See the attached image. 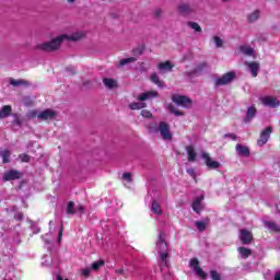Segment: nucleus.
<instances>
[{
	"label": "nucleus",
	"instance_id": "1",
	"mask_svg": "<svg viewBox=\"0 0 280 280\" xmlns=\"http://www.w3.org/2000/svg\"><path fill=\"white\" fill-rule=\"evenodd\" d=\"M84 36H86V33L83 31H75L71 34H62L50 42L37 44L36 49H39L40 51H56V49H59L60 45L65 43V40H82Z\"/></svg>",
	"mask_w": 280,
	"mask_h": 280
},
{
	"label": "nucleus",
	"instance_id": "2",
	"mask_svg": "<svg viewBox=\"0 0 280 280\" xmlns=\"http://www.w3.org/2000/svg\"><path fill=\"white\" fill-rule=\"evenodd\" d=\"M155 250L159 254V259L162 261L161 270L162 272H164L165 268L168 267L167 258L170 257V249L167 248L165 232H160L158 236Z\"/></svg>",
	"mask_w": 280,
	"mask_h": 280
},
{
	"label": "nucleus",
	"instance_id": "3",
	"mask_svg": "<svg viewBox=\"0 0 280 280\" xmlns=\"http://www.w3.org/2000/svg\"><path fill=\"white\" fill-rule=\"evenodd\" d=\"M154 97H159V92L156 91H149L145 93H142L138 96L139 102L138 103H131L129 104V108L131 110H141V108H145V101L148 100H154Z\"/></svg>",
	"mask_w": 280,
	"mask_h": 280
},
{
	"label": "nucleus",
	"instance_id": "4",
	"mask_svg": "<svg viewBox=\"0 0 280 280\" xmlns=\"http://www.w3.org/2000/svg\"><path fill=\"white\" fill-rule=\"evenodd\" d=\"M152 132H160L164 141H172V130H170V125L166 122H160L159 128L151 127Z\"/></svg>",
	"mask_w": 280,
	"mask_h": 280
},
{
	"label": "nucleus",
	"instance_id": "5",
	"mask_svg": "<svg viewBox=\"0 0 280 280\" xmlns=\"http://www.w3.org/2000/svg\"><path fill=\"white\" fill-rule=\"evenodd\" d=\"M30 117H36L37 119L47 121L49 119L56 118V112H54V109H45L43 112L33 110L30 113Z\"/></svg>",
	"mask_w": 280,
	"mask_h": 280
},
{
	"label": "nucleus",
	"instance_id": "6",
	"mask_svg": "<svg viewBox=\"0 0 280 280\" xmlns=\"http://www.w3.org/2000/svg\"><path fill=\"white\" fill-rule=\"evenodd\" d=\"M172 101L174 104H177V106H182V108H191V98L185 95L174 94Z\"/></svg>",
	"mask_w": 280,
	"mask_h": 280
},
{
	"label": "nucleus",
	"instance_id": "7",
	"mask_svg": "<svg viewBox=\"0 0 280 280\" xmlns=\"http://www.w3.org/2000/svg\"><path fill=\"white\" fill-rule=\"evenodd\" d=\"M189 266L192 268L194 272H196L199 279H207L208 275L205 272V270H202V268H200V262L197 260V258L190 259Z\"/></svg>",
	"mask_w": 280,
	"mask_h": 280
},
{
	"label": "nucleus",
	"instance_id": "8",
	"mask_svg": "<svg viewBox=\"0 0 280 280\" xmlns=\"http://www.w3.org/2000/svg\"><path fill=\"white\" fill-rule=\"evenodd\" d=\"M235 80V72H226L222 77L215 79V86H225V84H231Z\"/></svg>",
	"mask_w": 280,
	"mask_h": 280
},
{
	"label": "nucleus",
	"instance_id": "9",
	"mask_svg": "<svg viewBox=\"0 0 280 280\" xmlns=\"http://www.w3.org/2000/svg\"><path fill=\"white\" fill-rule=\"evenodd\" d=\"M270 135H272V127L265 128L260 132V137L257 140V145H259V148H264V145H266V143H268V141L270 139Z\"/></svg>",
	"mask_w": 280,
	"mask_h": 280
},
{
	"label": "nucleus",
	"instance_id": "10",
	"mask_svg": "<svg viewBox=\"0 0 280 280\" xmlns=\"http://www.w3.org/2000/svg\"><path fill=\"white\" fill-rule=\"evenodd\" d=\"M201 159L205 161L208 170H218V167H220V162L213 160L207 152L201 154Z\"/></svg>",
	"mask_w": 280,
	"mask_h": 280
},
{
	"label": "nucleus",
	"instance_id": "11",
	"mask_svg": "<svg viewBox=\"0 0 280 280\" xmlns=\"http://www.w3.org/2000/svg\"><path fill=\"white\" fill-rule=\"evenodd\" d=\"M238 240L242 244H250V242H253V232L246 229L240 230Z\"/></svg>",
	"mask_w": 280,
	"mask_h": 280
},
{
	"label": "nucleus",
	"instance_id": "12",
	"mask_svg": "<svg viewBox=\"0 0 280 280\" xmlns=\"http://www.w3.org/2000/svg\"><path fill=\"white\" fill-rule=\"evenodd\" d=\"M259 100L264 106H268L269 108H277L279 106V100L273 96H262Z\"/></svg>",
	"mask_w": 280,
	"mask_h": 280
},
{
	"label": "nucleus",
	"instance_id": "13",
	"mask_svg": "<svg viewBox=\"0 0 280 280\" xmlns=\"http://www.w3.org/2000/svg\"><path fill=\"white\" fill-rule=\"evenodd\" d=\"M202 200H205V196L200 195L199 197H196L192 201V211L196 213H200L202 209H205V206H202Z\"/></svg>",
	"mask_w": 280,
	"mask_h": 280
},
{
	"label": "nucleus",
	"instance_id": "14",
	"mask_svg": "<svg viewBox=\"0 0 280 280\" xmlns=\"http://www.w3.org/2000/svg\"><path fill=\"white\" fill-rule=\"evenodd\" d=\"M247 67V71L252 73L253 78H257L259 73V62L256 61H250V62H245Z\"/></svg>",
	"mask_w": 280,
	"mask_h": 280
},
{
	"label": "nucleus",
	"instance_id": "15",
	"mask_svg": "<svg viewBox=\"0 0 280 280\" xmlns=\"http://www.w3.org/2000/svg\"><path fill=\"white\" fill-rule=\"evenodd\" d=\"M16 178H21V172L19 171L11 170L3 174V180H16Z\"/></svg>",
	"mask_w": 280,
	"mask_h": 280
},
{
	"label": "nucleus",
	"instance_id": "16",
	"mask_svg": "<svg viewBox=\"0 0 280 280\" xmlns=\"http://www.w3.org/2000/svg\"><path fill=\"white\" fill-rule=\"evenodd\" d=\"M236 153L238 154V156H250V149H248V147L243 145V144H236Z\"/></svg>",
	"mask_w": 280,
	"mask_h": 280
},
{
	"label": "nucleus",
	"instance_id": "17",
	"mask_svg": "<svg viewBox=\"0 0 280 280\" xmlns=\"http://www.w3.org/2000/svg\"><path fill=\"white\" fill-rule=\"evenodd\" d=\"M261 11L259 9H256L247 14V22L248 23H257V20L260 19Z\"/></svg>",
	"mask_w": 280,
	"mask_h": 280
},
{
	"label": "nucleus",
	"instance_id": "18",
	"mask_svg": "<svg viewBox=\"0 0 280 280\" xmlns=\"http://www.w3.org/2000/svg\"><path fill=\"white\" fill-rule=\"evenodd\" d=\"M158 69H159V71H161V73H167V72L172 71V69H174V65H172V62H170V61L160 62L158 65Z\"/></svg>",
	"mask_w": 280,
	"mask_h": 280
},
{
	"label": "nucleus",
	"instance_id": "19",
	"mask_svg": "<svg viewBox=\"0 0 280 280\" xmlns=\"http://www.w3.org/2000/svg\"><path fill=\"white\" fill-rule=\"evenodd\" d=\"M255 115H257V109L255 106L248 107L245 116V122L248 124L249 121H253V119H255Z\"/></svg>",
	"mask_w": 280,
	"mask_h": 280
},
{
	"label": "nucleus",
	"instance_id": "20",
	"mask_svg": "<svg viewBox=\"0 0 280 280\" xmlns=\"http://www.w3.org/2000/svg\"><path fill=\"white\" fill-rule=\"evenodd\" d=\"M151 211L155 215H163V208H161V203L156 200H153L151 203Z\"/></svg>",
	"mask_w": 280,
	"mask_h": 280
},
{
	"label": "nucleus",
	"instance_id": "21",
	"mask_svg": "<svg viewBox=\"0 0 280 280\" xmlns=\"http://www.w3.org/2000/svg\"><path fill=\"white\" fill-rule=\"evenodd\" d=\"M103 83L106 89H117V86H118L117 80H115L113 78L103 79Z\"/></svg>",
	"mask_w": 280,
	"mask_h": 280
},
{
	"label": "nucleus",
	"instance_id": "22",
	"mask_svg": "<svg viewBox=\"0 0 280 280\" xmlns=\"http://www.w3.org/2000/svg\"><path fill=\"white\" fill-rule=\"evenodd\" d=\"M186 152L188 155V161L190 163H194V161H196V156H197L196 149H194V147H191V145H188V147H186Z\"/></svg>",
	"mask_w": 280,
	"mask_h": 280
},
{
	"label": "nucleus",
	"instance_id": "23",
	"mask_svg": "<svg viewBox=\"0 0 280 280\" xmlns=\"http://www.w3.org/2000/svg\"><path fill=\"white\" fill-rule=\"evenodd\" d=\"M179 14H190L192 12L191 5L189 3H182L178 5Z\"/></svg>",
	"mask_w": 280,
	"mask_h": 280
},
{
	"label": "nucleus",
	"instance_id": "24",
	"mask_svg": "<svg viewBox=\"0 0 280 280\" xmlns=\"http://www.w3.org/2000/svg\"><path fill=\"white\" fill-rule=\"evenodd\" d=\"M264 224H265V228L268 229V231H272L273 233H277L280 231V226L272 221H265Z\"/></svg>",
	"mask_w": 280,
	"mask_h": 280
},
{
	"label": "nucleus",
	"instance_id": "25",
	"mask_svg": "<svg viewBox=\"0 0 280 280\" xmlns=\"http://www.w3.org/2000/svg\"><path fill=\"white\" fill-rule=\"evenodd\" d=\"M122 180L125 187L130 188L132 186V174L131 173H124L122 174Z\"/></svg>",
	"mask_w": 280,
	"mask_h": 280
},
{
	"label": "nucleus",
	"instance_id": "26",
	"mask_svg": "<svg viewBox=\"0 0 280 280\" xmlns=\"http://www.w3.org/2000/svg\"><path fill=\"white\" fill-rule=\"evenodd\" d=\"M12 113V107L10 105H5L0 109V119H5Z\"/></svg>",
	"mask_w": 280,
	"mask_h": 280
},
{
	"label": "nucleus",
	"instance_id": "27",
	"mask_svg": "<svg viewBox=\"0 0 280 280\" xmlns=\"http://www.w3.org/2000/svg\"><path fill=\"white\" fill-rule=\"evenodd\" d=\"M240 49L245 56H255V49L249 46L243 45Z\"/></svg>",
	"mask_w": 280,
	"mask_h": 280
},
{
	"label": "nucleus",
	"instance_id": "28",
	"mask_svg": "<svg viewBox=\"0 0 280 280\" xmlns=\"http://www.w3.org/2000/svg\"><path fill=\"white\" fill-rule=\"evenodd\" d=\"M150 80H151V82H153V84H156V86H159L160 89H163V86H165L163 81H160L159 75H156V73H153L150 77Z\"/></svg>",
	"mask_w": 280,
	"mask_h": 280
},
{
	"label": "nucleus",
	"instance_id": "29",
	"mask_svg": "<svg viewBox=\"0 0 280 280\" xmlns=\"http://www.w3.org/2000/svg\"><path fill=\"white\" fill-rule=\"evenodd\" d=\"M136 61H137V58L135 57L125 58L119 61L118 67H126V65H130L131 62H136Z\"/></svg>",
	"mask_w": 280,
	"mask_h": 280
},
{
	"label": "nucleus",
	"instance_id": "30",
	"mask_svg": "<svg viewBox=\"0 0 280 280\" xmlns=\"http://www.w3.org/2000/svg\"><path fill=\"white\" fill-rule=\"evenodd\" d=\"M209 224V220H205V221H197L195 223L196 228L198 229V231H205V229H207V225Z\"/></svg>",
	"mask_w": 280,
	"mask_h": 280
},
{
	"label": "nucleus",
	"instance_id": "31",
	"mask_svg": "<svg viewBox=\"0 0 280 280\" xmlns=\"http://www.w3.org/2000/svg\"><path fill=\"white\" fill-rule=\"evenodd\" d=\"M238 253L243 259H246L250 255V249L246 247H238Z\"/></svg>",
	"mask_w": 280,
	"mask_h": 280
},
{
	"label": "nucleus",
	"instance_id": "32",
	"mask_svg": "<svg viewBox=\"0 0 280 280\" xmlns=\"http://www.w3.org/2000/svg\"><path fill=\"white\" fill-rule=\"evenodd\" d=\"M167 109L175 115V117H183L184 113L176 109L173 105H167Z\"/></svg>",
	"mask_w": 280,
	"mask_h": 280
},
{
	"label": "nucleus",
	"instance_id": "33",
	"mask_svg": "<svg viewBox=\"0 0 280 280\" xmlns=\"http://www.w3.org/2000/svg\"><path fill=\"white\" fill-rule=\"evenodd\" d=\"M102 266H104V260H97V261H94L92 264V270H94L95 272H97L98 269L102 268Z\"/></svg>",
	"mask_w": 280,
	"mask_h": 280
},
{
	"label": "nucleus",
	"instance_id": "34",
	"mask_svg": "<svg viewBox=\"0 0 280 280\" xmlns=\"http://www.w3.org/2000/svg\"><path fill=\"white\" fill-rule=\"evenodd\" d=\"M3 163H10V151L4 150L1 152Z\"/></svg>",
	"mask_w": 280,
	"mask_h": 280
},
{
	"label": "nucleus",
	"instance_id": "35",
	"mask_svg": "<svg viewBox=\"0 0 280 280\" xmlns=\"http://www.w3.org/2000/svg\"><path fill=\"white\" fill-rule=\"evenodd\" d=\"M67 213H70V214L75 213V203L73 201L68 202Z\"/></svg>",
	"mask_w": 280,
	"mask_h": 280
},
{
	"label": "nucleus",
	"instance_id": "36",
	"mask_svg": "<svg viewBox=\"0 0 280 280\" xmlns=\"http://www.w3.org/2000/svg\"><path fill=\"white\" fill-rule=\"evenodd\" d=\"M188 26H190V28L194 30L195 32H202V28L196 22H188Z\"/></svg>",
	"mask_w": 280,
	"mask_h": 280
},
{
	"label": "nucleus",
	"instance_id": "37",
	"mask_svg": "<svg viewBox=\"0 0 280 280\" xmlns=\"http://www.w3.org/2000/svg\"><path fill=\"white\" fill-rule=\"evenodd\" d=\"M10 84H12V86H21L23 84H27V82L23 81V80H14L11 79L10 80Z\"/></svg>",
	"mask_w": 280,
	"mask_h": 280
},
{
	"label": "nucleus",
	"instance_id": "38",
	"mask_svg": "<svg viewBox=\"0 0 280 280\" xmlns=\"http://www.w3.org/2000/svg\"><path fill=\"white\" fill-rule=\"evenodd\" d=\"M213 43L215 45V47H222L224 45V40H222V38L214 36L213 37Z\"/></svg>",
	"mask_w": 280,
	"mask_h": 280
},
{
	"label": "nucleus",
	"instance_id": "39",
	"mask_svg": "<svg viewBox=\"0 0 280 280\" xmlns=\"http://www.w3.org/2000/svg\"><path fill=\"white\" fill-rule=\"evenodd\" d=\"M91 270H93L92 267H85V268L81 269L82 277H90Z\"/></svg>",
	"mask_w": 280,
	"mask_h": 280
},
{
	"label": "nucleus",
	"instance_id": "40",
	"mask_svg": "<svg viewBox=\"0 0 280 280\" xmlns=\"http://www.w3.org/2000/svg\"><path fill=\"white\" fill-rule=\"evenodd\" d=\"M141 116L147 118V119H150V117H152V113L148 109H142L141 110Z\"/></svg>",
	"mask_w": 280,
	"mask_h": 280
},
{
	"label": "nucleus",
	"instance_id": "41",
	"mask_svg": "<svg viewBox=\"0 0 280 280\" xmlns=\"http://www.w3.org/2000/svg\"><path fill=\"white\" fill-rule=\"evenodd\" d=\"M19 159H20V161H22V163L30 162V155H27V154H20Z\"/></svg>",
	"mask_w": 280,
	"mask_h": 280
},
{
	"label": "nucleus",
	"instance_id": "42",
	"mask_svg": "<svg viewBox=\"0 0 280 280\" xmlns=\"http://www.w3.org/2000/svg\"><path fill=\"white\" fill-rule=\"evenodd\" d=\"M210 277L212 280H220V273L215 270L210 271Z\"/></svg>",
	"mask_w": 280,
	"mask_h": 280
},
{
	"label": "nucleus",
	"instance_id": "43",
	"mask_svg": "<svg viewBox=\"0 0 280 280\" xmlns=\"http://www.w3.org/2000/svg\"><path fill=\"white\" fill-rule=\"evenodd\" d=\"M44 259H45V260L42 261V265H43V266H51V257L45 256Z\"/></svg>",
	"mask_w": 280,
	"mask_h": 280
},
{
	"label": "nucleus",
	"instance_id": "44",
	"mask_svg": "<svg viewBox=\"0 0 280 280\" xmlns=\"http://www.w3.org/2000/svg\"><path fill=\"white\" fill-rule=\"evenodd\" d=\"M62 242V228L59 230L58 237H57V243L60 244Z\"/></svg>",
	"mask_w": 280,
	"mask_h": 280
},
{
	"label": "nucleus",
	"instance_id": "45",
	"mask_svg": "<svg viewBox=\"0 0 280 280\" xmlns=\"http://www.w3.org/2000/svg\"><path fill=\"white\" fill-rule=\"evenodd\" d=\"M225 137H229V139H232V141H237V136H235L234 133L225 135Z\"/></svg>",
	"mask_w": 280,
	"mask_h": 280
},
{
	"label": "nucleus",
	"instance_id": "46",
	"mask_svg": "<svg viewBox=\"0 0 280 280\" xmlns=\"http://www.w3.org/2000/svg\"><path fill=\"white\" fill-rule=\"evenodd\" d=\"M205 67H207V63H206V62L201 63V66L198 67V68L195 70V73H196V71H200V69H205Z\"/></svg>",
	"mask_w": 280,
	"mask_h": 280
},
{
	"label": "nucleus",
	"instance_id": "47",
	"mask_svg": "<svg viewBox=\"0 0 280 280\" xmlns=\"http://www.w3.org/2000/svg\"><path fill=\"white\" fill-rule=\"evenodd\" d=\"M15 220H23V213H16L15 214Z\"/></svg>",
	"mask_w": 280,
	"mask_h": 280
},
{
	"label": "nucleus",
	"instance_id": "48",
	"mask_svg": "<svg viewBox=\"0 0 280 280\" xmlns=\"http://www.w3.org/2000/svg\"><path fill=\"white\" fill-rule=\"evenodd\" d=\"M77 211H79L80 213H82V211H84V207L82 206H77Z\"/></svg>",
	"mask_w": 280,
	"mask_h": 280
},
{
	"label": "nucleus",
	"instance_id": "49",
	"mask_svg": "<svg viewBox=\"0 0 280 280\" xmlns=\"http://www.w3.org/2000/svg\"><path fill=\"white\" fill-rule=\"evenodd\" d=\"M187 174H190V176H194V174H195L194 168H188V170H187Z\"/></svg>",
	"mask_w": 280,
	"mask_h": 280
},
{
	"label": "nucleus",
	"instance_id": "50",
	"mask_svg": "<svg viewBox=\"0 0 280 280\" xmlns=\"http://www.w3.org/2000/svg\"><path fill=\"white\" fill-rule=\"evenodd\" d=\"M57 280H69V279L62 278L60 275H57Z\"/></svg>",
	"mask_w": 280,
	"mask_h": 280
},
{
	"label": "nucleus",
	"instance_id": "51",
	"mask_svg": "<svg viewBox=\"0 0 280 280\" xmlns=\"http://www.w3.org/2000/svg\"><path fill=\"white\" fill-rule=\"evenodd\" d=\"M275 280H280V272H279V273H276Z\"/></svg>",
	"mask_w": 280,
	"mask_h": 280
},
{
	"label": "nucleus",
	"instance_id": "52",
	"mask_svg": "<svg viewBox=\"0 0 280 280\" xmlns=\"http://www.w3.org/2000/svg\"><path fill=\"white\" fill-rule=\"evenodd\" d=\"M118 272H119V275H121L124 272V269L118 270Z\"/></svg>",
	"mask_w": 280,
	"mask_h": 280
},
{
	"label": "nucleus",
	"instance_id": "53",
	"mask_svg": "<svg viewBox=\"0 0 280 280\" xmlns=\"http://www.w3.org/2000/svg\"><path fill=\"white\" fill-rule=\"evenodd\" d=\"M75 0H68L69 3H73Z\"/></svg>",
	"mask_w": 280,
	"mask_h": 280
},
{
	"label": "nucleus",
	"instance_id": "54",
	"mask_svg": "<svg viewBox=\"0 0 280 280\" xmlns=\"http://www.w3.org/2000/svg\"><path fill=\"white\" fill-rule=\"evenodd\" d=\"M187 75L191 77V73L187 72Z\"/></svg>",
	"mask_w": 280,
	"mask_h": 280
},
{
	"label": "nucleus",
	"instance_id": "55",
	"mask_svg": "<svg viewBox=\"0 0 280 280\" xmlns=\"http://www.w3.org/2000/svg\"><path fill=\"white\" fill-rule=\"evenodd\" d=\"M223 1H231V0H223Z\"/></svg>",
	"mask_w": 280,
	"mask_h": 280
}]
</instances>
